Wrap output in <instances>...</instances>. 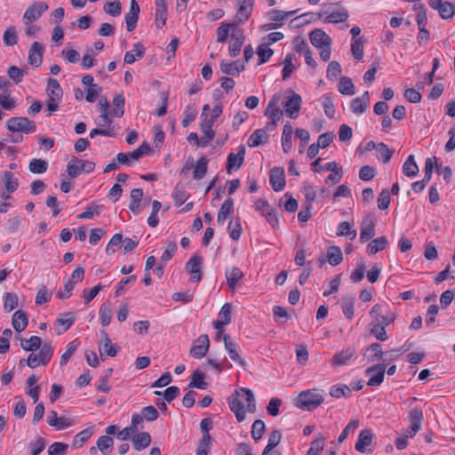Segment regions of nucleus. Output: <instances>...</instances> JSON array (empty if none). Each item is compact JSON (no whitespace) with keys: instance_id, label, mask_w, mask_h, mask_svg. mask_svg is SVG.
<instances>
[{"instance_id":"nucleus-17","label":"nucleus","mask_w":455,"mask_h":455,"mask_svg":"<svg viewBox=\"0 0 455 455\" xmlns=\"http://www.w3.org/2000/svg\"><path fill=\"white\" fill-rule=\"evenodd\" d=\"M245 156V146L241 145L239 147L237 154L230 153L228 156L227 161V172L228 173H231L233 169H239L244 161Z\"/></svg>"},{"instance_id":"nucleus-29","label":"nucleus","mask_w":455,"mask_h":455,"mask_svg":"<svg viewBox=\"0 0 455 455\" xmlns=\"http://www.w3.org/2000/svg\"><path fill=\"white\" fill-rule=\"evenodd\" d=\"M267 140V133L264 129H257L248 139L247 144L250 148L259 147L261 143Z\"/></svg>"},{"instance_id":"nucleus-38","label":"nucleus","mask_w":455,"mask_h":455,"mask_svg":"<svg viewBox=\"0 0 455 455\" xmlns=\"http://www.w3.org/2000/svg\"><path fill=\"white\" fill-rule=\"evenodd\" d=\"M46 93L48 97H55V99H62L63 91L59 82L54 78H49L47 81Z\"/></svg>"},{"instance_id":"nucleus-24","label":"nucleus","mask_w":455,"mask_h":455,"mask_svg":"<svg viewBox=\"0 0 455 455\" xmlns=\"http://www.w3.org/2000/svg\"><path fill=\"white\" fill-rule=\"evenodd\" d=\"M44 49L38 42H34L29 49L28 63L34 67H39L42 63Z\"/></svg>"},{"instance_id":"nucleus-40","label":"nucleus","mask_w":455,"mask_h":455,"mask_svg":"<svg viewBox=\"0 0 455 455\" xmlns=\"http://www.w3.org/2000/svg\"><path fill=\"white\" fill-rule=\"evenodd\" d=\"M282 434L277 429H273L269 435L267 444L263 450L262 455H267L272 451L280 443Z\"/></svg>"},{"instance_id":"nucleus-5","label":"nucleus","mask_w":455,"mask_h":455,"mask_svg":"<svg viewBox=\"0 0 455 455\" xmlns=\"http://www.w3.org/2000/svg\"><path fill=\"white\" fill-rule=\"evenodd\" d=\"M302 98L296 92H291V95L287 97L283 102L285 114L291 119L299 116L301 108Z\"/></svg>"},{"instance_id":"nucleus-47","label":"nucleus","mask_w":455,"mask_h":455,"mask_svg":"<svg viewBox=\"0 0 455 455\" xmlns=\"http://www.w3.org/2000/svg\"><path fill=\"white\" fill-rule=\"evenodd\" d=\"M212 123L208 122V116H205L201 124H200V129L201 132L205 135L206 140L202 142V146L205 147L208 144L209 140H212L214 138V132L212 129Z\"/></svg>"},{"instance_id":"nucleus-15","label":"nucleus","mask_w":455,"mask_h":455,"mask_svg":"<svg viewBox=\"0 0 455 455\" xmlns=\"http://www.w3.org/2000/svg\"><path fill=\"white\" fill-rule=\"evenodd\" d=\"M203 264V259L200 256L195 255L189 259L186 264V269L191 275V280L193 282H199L202 279L201 266Z\"/></svg>"},{"instance_id":"nucleus-41","label":"nucleus","mask_w":455,"mask_h":455,"mask_svg":"<svg viewBox=\"0 0 455 455\" xmlns=\"http://www.w3.org/2000/svg\"><path fill=\"white\" fill-rule=\"evenodd\" d=\"M204 373L199 370H196L192 376L191 380L188 384V387H195L198 389H206L208 384L204 381Z\"/></svg>"},{"instance_id":"nucleus-8","label":"nucleus","mask_w":455,"mask_h":455,"mask_svg":"<svg viewBox=\"0 0 455 455\" xmlns=\"http://www.w3.org/2000/svg\"><path fill=\"white\" fill-rule=\"evenodd\" d=\"M245 41V35L243 29L238 27L235 28L231 32V40L229 43V54L231 57H236Z\"/></svg>"},{"instance_id":"nucleus-18","label":"nucleus","mask_w":455,"mask_h":455,"mask_svg":"<svg viewBox=\"0 0 455 455\" xmlns=\"http://www.w3.org/2000/svg\"><path fill=\"white\" fill-rule=\"evenodd\" d=\"M270 184L276 192L282 191L285 187V176L283 167H274L270 171Z\"/></svg>"},{"instance_id":"nucleus-7","label":"nucleus","mask_w":455,"mask_h":455,"mask_svg":"<svg viewBox=\"0 0 455 455\" xmlns=\"http://www.w3.org/2000/svg\"><path fill=\"white\" fill-rule=\"evenodd\" d=\"M355 358L356 354L355 348L349 347L335 353L330 363L332 367H339L348 364L352 360H355Z\"/></svg>"},{"instance_id":"nucleus-22","label":"nucleus","mask_w":455,"mask_h":455,"mask_svg":"<svg viewBox=\"0 0 455 455\" xmlns=\"http://www.w3.org/2000/svg\"><path fill=\"white\" fill-rule=\"evenodd\" d=\"M370 104V96L368 92H364L362 97H357L351 101V109L356 115L363 114Z\"/></svg>"},{"instance_id":"nucleus-64","label":"nucleus","mask_w":455,"mask_h":455,"mask_svg":"<svg viewBox=\"0 0 455 455\" xmlns=\"http://www.w3.org/2000/svg\"><path fill=\"white\" fill-rule=\"evenodd\" d=\"M68 446L64 443H53L48 449L49 455H65Z\"/></svg>"},{"instance_id":"nucleus-21","label":"nucleus","mask_w":455,"mask_h":455,"mask_svg":"<svg viewBox=\"0 0 455 455\" xmlns=\"http://www.w3.org/2000/svg\"><path fill=\"white\" fill-rule=\"evenodd\" d=\"M253 9V0H243L240 3L238 12L235 15L236 23H243L251 15Z\"/></svg>"},{"instance_id":"nucleus-49","label":"nucleus","mask_w":455,"mask_h":455,"mask_svg":"<svg viewBox=\"0 0 455 455\" xmlns=\"http://www.w3.org/2000/svg\"><path fill=\"white\" fill-rule=\"evenodd\" d=\"M339 92L343 95H353L355 94V86L352 80L349 77L343 76L339 80Z\"/></svg>"},{"instance_id":"nucleus-26","label":"nucleus","mask_w":455,"mask_h":455,"mask_svg":"<svg viewBox=\"0 0 455 455\" xmlns=\"http://www.w3.org/2000/svg\"><path fill=\"white\" fill-rule=\"evenodd\" d=\"M156 23L157 28L165 25L167 20V7L165 0H156Z\"/></svg>"},{"instance_id":"nucleus-50","label":"nucleus","mask_w":455,"mask_h":455,"mask_svg":"<svg viewBox=\"0 0 455 455\" xmlns=\"http://www.w3.org/2000/svg\"><path fill=\"white\" fill-rule=\"evenodd\" d=\"M48 164L45 160L34 158L29 162L28 169L31 172L41 174L47 171Z\"/></svg>"},{"instance_id":"nucleus-48","label":"nucleus","mask_w":455,"mask_h":455,"mask_svg":"<svg viewBox=\"0 0 455 455\" xmlns=\"http://www.w3.org/2000/svg\"><path fill=\"white\" fill-rule=\"evenodd\" d=\"M103 205L98 204L96 203H92L89 204L85 211L82 213H80L77 218L80 220H85V219H92L95 215H99L100 213V211L102 210Z\"/></svg>"},{"instance_id":"nucleus-1","label":"nucleus","mask_w":455,"mask_h":455,"mask_svg":"<svg viewBox=\"0 0 455 455\" xmlns=\"http://www.w3.org/2000/svg\"><path fill=\"white\" fill-rule=\"evenodd\" d=\"M229 409L235 413L238 422L245 419V412L256 411V401L252 391L246 387H240L228 398Z\"/></svg>"},{"instance_id":"nucleus-53","label":"nucleus","mask_w":455,"mask_h":455,"mask_svg":"<svg viewBox=\"0 0 455 455\" xmlns=\"http://www.w3.org/2000/svg\"><path fill=\"white\" fill-rule=\"evenodd\" d=\"M76 320V313L74 312H67L60 315V316L56 320V323L59 325H64V331L68 330L74 323Z\"/></svg>"},{"instance_id":"nucleus-20","label":"nucleus","mask_w":455,"mask_h":455,"mask_svg":"<svg viewBox=\"0 0 455 455\" xmlns=\"http://www.w3.org/2000/svg\"><path fill=\"white\" fill-rule=\"evenodd\" d=\"M223 341L226 349L228 351L230 358L241 366H244L245 362L241 358L238 353L237 344L230 339L229 335L227 334L223 336Z\"/></svg>"},{"instance_id":"nucleus-37","label":"nucleus","mask_w":455,"mask_h":455,"mask_svg":"<svg viewBox=\"0 0 455 455\" xmlns=\"http://www.w3.org/2000/svg\"><path fill=\"white\" fill-rule=\"evenodd\" d=\"M2 181L7 192L12 193L17 190L19 181L11 172H4L2 174Z\"/></svg>"},{"instance_id":"nucleus-16","label":"nucleus","mask_w":455,"mask_h":455,"mask_svg":"<svg viewBox=\"0 0 455 455\" xmlns=\"http://www.w3.org/2000/svg\"><path fill=\"white\" fill-rule=\"evenodd\" d=\"M375 235V223L370 216L363 219L360 228V242L362 243L371 240Z\"/></svg>"},{"instance_id":"nucleus-58","label":"nucleus","mask_w":455,"mask_h":455,"mask_svg":"<svg viewBox=\"0 0 455 455\" xmlns=\"http://www.w3.org/2000/svg\"><path fill=\"white\" fill-rule=\"evenodd\" d=\"M259 64L267 62L274 53V51L267 46V44H261L257 49Z\"/></svg>"},{"instance_id":"nucleus-43","label":"nucleus","mask_w":455,"mask_h":455,"mask_svg":"<svg viewBox=\"0 0 455 455\" xmlns=\"http://www.w3.org/2000/svg\"><path fill=\"white\" fill-rule=\"evenodd\" d=\"M208 159L205 156L200 157L194 168L193 178L196 180H202L207 172Z\"/></svg>"},{"instance_id":"nucleus-2","label":"nucleus","mask_w":455,"mask_h":455,"mask_svg":"<svg viewBox=\"0 0 455 455\" xmlns=\"http://www.w3.org/2000/svg\"><path fill=\"white\" fill-rule=\"evenodd\" d=\"M323 391L318 388L302 391L294 400V405L301 410L313 411L323 403Z\"/></svg>"},{"instance_id":"nucleus-13","label":"nucleus","mask_w":455,"mask_h":455,"mask_svg":"<svg viewBox=\"0 0 455 455\" xmlns=\"http://www.w3.org/2000/svg\"><path fill=\"white\" fill-rule=\"evenodd\" d=\"M429 5L439 12L440 16L448 20L454 16L455 8L450 2H443V0H429Z\"/></svg>"},{"instance_id":"nucleus-33","label":"nucleus","mask_w":455,"mask_h":455,"mask_svg":"<svg viewBox=\"0 0 455 455\" xmlns=\"http://www.w3.org/2000/svg\"><path fill=\"white\" fill-rule=\"evenodd\" d=\"M99 316L102 326H108L112 318V307L109 301L104 302L99 311Z\"/></svg>"},{"instance_id":"nucleus-9","label":"nucleus","mask_w":455,"mask_h":455,"mask_svg":"<svg viewBox=\"0 0 455 455\" xmlns=\"http://www.w3.org/2000/svg\"><path fill=\"white\" fill-rule=\"evenodd\" d=\"M47 9L48 5L45 3H36L30 5L23 15L25 24L29 25L38 20Z\"/></svg>"},{"instance_id":"nucleus-39","label":"nucleus","mask_w":455,"mask_h":455,"mask_svg":"<svg viewBox=\"0 0 455 455\" xmlns=\"http://www.w3.org/2000/svg\"><path fill=\"white\" fill-rule=\"evenodd\" d=\"M145 53L144 46L138 43L133 45V49L129 51L124 55V62L127 64H132L136 60V57L142 58Z\"/></svg>"},{"instance_id":"nucleus-63","label":"nucleus","mask_w":455,"mask_h":455,"mask_svg":"<svg viewBox=\"0 0 455 455\" xmlns=\"http://www.w3.org/2000/svg\"><path fill=\"white\" fill-rule=\"evenodd\" d=\"M121 10H122L121 4L117 0L108 1L104 5L105 12H107L108 14H109L113 17H116V16L120 15Z\"/></svg>"},{"instance_id":"nucleus-35","label":"nucleus","mask_w":455,"mask_h":455,"mask_svg":"<svg viewBox=\"0 0 455 455\" xmlns=\"http://www.w3.org/2000/svg\"><path fill=\"white\" fill-rule=\"evenodd\" d=\"M403 172L409 178H413L419 173V166L417 165L414 156L411 155L408 156L403 165Z\"/></svg>"},{"instance_id":"nucleus-45","label":"nucleus","mask_w":455,"mask_h":455,"mask_svg":"<svg viewBox=\"0 0 455 455\" xmlns=\"http://www.w3.org/2000/svg\"><path fill=\"white\" fill-rule=\"evenodd\" d=\"M20 347L25 351H35L42 347V339L38 336H32L30 339H21Z\"/></svg>"},{"instance_id":"nucleus-60","label":"nucleus","mask_w":455,"mask_h":455,"mask_svg":"<svg viewBox=\"0 0 455 455\" xmlns=\"http://www.w3.org/2000/svg\"><path fill=\"white\" fill-rule=\"evenodd\" d=\"M323 107L324 109L325 115L329 118H333L335 115V107L333 104V100L331 94L326 93L323 96Z\"/></svg>"},{"instance_id":"nucleus-62","label":"nucleus","mask_w":455,"mask_h":455,"mask_svg":"<svg viewBox=\"0 0 455 455\" xmlns=\"http://www.w3.org/2000/svg\"><path fill=\"white\" fill-rule=\"evenodd\" d=\"M266 430V425L263 420L257 419L253 422L251 427V436L258 442L263 435Z\"/></svg>"},{"instance_id":"nucleus-46","label":"nucleus","mask_w":455,"mask_h":455,"mask_svg":"<svg viewBox=\"0 0 455 455\" xmlns=\"http://www.w3.org/2000/svg\"><path fill=\"white\" fill-rule=\"evenodd\" d=\"M327 259L331 266L339 265L343 259L340 248L338 246L329 247L327 251Z\"/></svg>"},{"instance_id":"nucleus-11","label":"nucleus","mask_w":455,"mask_h":455,"mask_svg":"<svg viewBox=\"0 0 455 455\" xmlns=\"http://www.w3.org/2000/svg\"><path fill=\"white\" fill-rule=\"evenodd\" d=\"M373 434L371 429H363L359 435L358 440L355 445L357 451L362 453H370L371 450L369 448L372 444Z\"/></svg>"},{"instance_id":"nucleus-4","label":"nucleus","mask_w":455,"mask_h":455,"mask_svg":"<svg viewBox=\"0 0 455 455\" xmlns=\"http://www.w3.org/2000/svg\"><path fill=\"white\" fill-rule=\"evenodd\" d=\"M6 128L12 133L23 132L25 134H29L36 132V125L34 121L28 117L17 116L11 117L6 122Z\"/></svg>"},{"instance_id":"nucleus-3","label":"nucleus","mask_w":455,"mask_h":455,"mask_svg":"<svg viewBox=\"0 0 455 455\" xmlns=\"http://www.w3.org/2000/svg\"><path fill=\"white\" fill-rule=\"evenodd\" d=\"M54 347L52 342H44L38 354L31 353L26 359L28 367L34 369L38 365H46L52 359Z\"/></svg>"},{"instance_id":"nucleus-42","label":"nucleus","mask_w":455,"mask_h":455,"mask_svg":"<svg viewBox=\"0 0 455 455\" xmlns=\"http://www.w3.org/2000/svg\"><path fill=\"white\" fill-rule=\"evenodd\" d=\"M172 196L175 202V205L180 206L188 200L190 194L184 189L183 186L177 184L173 189Z\"/></svg>"},{"instance_id":"nucleus-14","label":"nucleus","mask_w":455,"mask_h":455,"mask_svg":"<svg viewBox=\"0 0 455 455\" xmlns=\"http://www.w3.org/2000/svg\"><path fill=\"white\" fill-rule=\"evenodd\" d=\"M310 43L315 48L331 45V38L322 29L315 28L309 33Z\"/></svg>"},{"instance_id":"nucleus-23","label":"nucleus","mask_w":455,"mask_h":455,"mask_svg":"<svg viewBox=\"0 0 455 455\" xmlns=\"http://www.w3.org/2000/svg\"><path fill=\"white\" fill-rule=\"evenodd\" d=\"M363 356L367 359L368 363H376L383 360L384 352L379 343H372L365 350Z\"/></svg>"},{"instance_id":"nucleus-25","label":"nucleus","mask_w":455,"mask_h":455,"mask_svg":"<svg viewBox=\"0 0 455 455\" xmlns=\"http://www.w3.org/2000/svg\"><path fill=\"white\" fill-rule=\"evenodd\" d=\"M409 419L411 422V436H414L420 429L424 416L419 409H412L410 411Z\"/></svg>"},{"instance_id":"nucleus-54","label":"nucleus","mask_w":455,"mask_h":455,"mask_svg":"<svg viewBox=\"0 0 455 455\" xmlns=\"http://www.w3.org/2000/svg\"><path fill=\"white\" fill-rule=\"evenodd\" d=\"M83 172L81 168V161L76 157L72 158L67 165L68 175L74 179L76 178Z\"/></svg>"},{"instance_id":"nucleus-28","label":"nucleus","mask_w":455,"mask_h":455,"mask_svg":"<svg viewBox=\"0 0 455 455\" xmlns=\"http://www.w3.org/2000/svg\"><path fill=\"white\" fill-rule=\"evenodd\" d=\"M388 243L386 236H380L371 240L366 248V251L369 255H375L377 252L383 251Z\"/></svg>"},{"instance_id":"nucleus-56","label":"nucleus","mask_w":455,"mask_h":455,"mask_svg":"<svg viewBox=\"0 0 455 455\" xmlns=\"http://www.w3.org/2000/svg\"><path fill=\"white\" fill-rule=\"evenodd\" d=\"M370 332L374 335L377 339L385 341L387 339L386 328L381 323L374 322L371 323Z\"/></svg>"},{"instance_id":"nucleus-10","label":"nucleus","mask_w":455,"mask_h":455,"mask_svg":"<svg viewBox=\"0 0 455 455\" xmlns=\"http://www.w3.org/2000/svg\"><path fill=\"white\" fill-rule=\"evenodd\" d=\"M265 116L271 120L272 129H275L277 122L283 116V111L278 107V97L275 96L269 101L267 109L265 110Z\"/></svg>"},{"instance_id":"nucleus-34","label":"nucleus","mask_w":455,"mask_h":455,"mask_svg":"<svg viewBox=\"0 0 455 455\" xmlns=\"http://www.w3.org/2000/svg\"><path fill=\"white\" fill-rule=\"evenodd\" d=\"M234 201L231 197H228L224 201L220 209L218 212L217 222L219 224H223L227 220L228 216L231 213L233 210Z\"/></svg>"},{"instance_id":"nucleus-30","label":"nucleus","mask_w":455,"mask_h":455,"mask_svg":"<svg viewBox=\"0 0 455 455\" xmlns=\"http://www.w3.org/2000/svg\"><path fill=\"white\" fill-rule=\"evenodd\" d=\"M151 436L148 432H141L132 437V445L136 451H141L149 446Z\"/></svg>"},{"instance_id":"nucleus-36","label":"nucleus","mask_w":455,"mask_h":455,"mask_svg":"<svg viewBox=\"0 0 455 455\" xmlns=\"http://www.w3.org/2000/svg\"><path fill=\"white\" fill-rule=\"evenodd\" d=\"M237 27L236 22L233 23H221L220 26L217 28V42L218 43H225L228 40L229 36L230 29H235Z\"/></svg>"},{"instance_id":"nucleus-19","label":"nucleus","mask_w":455,"mask_h":455,"mask_svg":"<svg viewBox=\"0 0 455 455\" xmlns=\"http://www.w3.org/2000/svg\"><path fill=\"white\" fill-rule=\"evenodd\" d=\"M227 284L230 291H234L239 281L243 277V272L237 267L227 268L226 273Z\"/></svg>"},{"instance_id":"nucleus-57","label":"nucleus","mask_w":455,"mask_h":455,"mask_svg":"<svg viewBox=\"0 0 455 455\" xmlns=\"http://www.w3.org/2000/svg\"><path fill=\"white\" fill-rule=\"evenodd\" d=\"M124 103L125 100L123 94H116L113 99V104L115 106V108L110 114L117 117L123 116L124 113Z\"/></svg>"},{"instance_id":"nucleus-61","label":"nucleus","mask_w":455,"mask_h":455,"mask_svg":"<svg viewBox=\"0 0 455 455\" xmlns=\"http://www.w3.org/2000/svg\"><path fill=\"white\" fill-rule=\"evenodd\" d=\"M244 64H241L240 68H237V62H230V63H224L221 62L220 68L221 71L227 75L235 76V74L240 73L241 71L244 70Z\"/></svg>"},{"instance_id":"nucleus-52","label":"nucleus","mask_w":455,"mask_h":455,"mask_svg":"<svg viewBox=\"0 0 455 455\" xmlns=\"http://www.w3.org/2000/svg\"><path fill=\"white\" fill-rule=\"evenodd\" d=\"M18 296L12 292H6L4 295V310L11 312L18 307Z\"/></svg>"},{"instance_id":"nucleus-27","label":"nucleus","mask_w":455,"mask_h":455,"mask_svg":"<svg viewBox=\"0 0 455 455\" xmlns=\"http://www.w3.org/2000/svg\"><path fill=\"white\" fill-rule=\"evenodd\" d=\"M12 323L17 332H21L28 323L27 314L22 310L16 311L12 315Z\"/></svg>"},{"instance_id":"nucleus-32","label":"nucleus","mask_w":455,"mask_h":455,"mask_svg":"<svg viewBox=\"0 0 455 455\" xmlns=\"http://www.w3.org/2000/svg\"><path fill=\"white\" fill-rule=\"evenodd\" d=\"M100 336L101 341L100 343V349H101L102 346L107 355L114 357L117 353L116 346L112 344L111 339L106 331H101Z\"/></svg>"},{"instance_id":"nucleus-55","label":"nucleus","mask_w":455,"mask_h":455,"mask_svg":"<svg viewBox=\"0 0 455 455\" xmlns=\"http://www.w3.org/2000/svg\"><path fill=\"white\" fill-rule=\"evenodd\" d=\"M93 434V427H88L78 433L73 441L74 447H82L84 443L92 436Z\"/></svg>"},{"instance_id":"nucleus-12","label":"nucleus","mask_w":455,"mask_h":455,"mask_svg":"<svg viewBox=\"0 0 455 455\" xmlns=\"http://www.w3.org/2000/svg\"><path fill=\"white\" fill-rule=\"evenodd\" d=\"M198 344L192 346L189 354L194 358H203L208 352L210 347V340L208 335L202 334L197 339Z\"/></svg>"},{"instance_id":"nucleus-44","label":"nucleus","mask_w":455,"mask_h":455,"mask_svg":"<svg viewBox=\"0 0 455 455\" xmlns=\"http://www.w3.org/2000/svg\"><path fill=\"white\" fill-rule=\"evenodd\" d=\"M326 437L321 434H318L317 436L311 443L310 448L307 452V455H320L322 451L324 448Z\"/></svg>"},{"instance_id":"nucleus-6","label":"nucleus","mask_w":455,"mask_h":455,"mask_svg":"<svg viewBox=\"0 0 455 455\" xmlns=\"http://www.w3.org/2000/svg\"><path fill=\"white\" fill-rule=\"evenodd\" d=\"M386 372L385 363H376L365 370V375L370 377L367 385L370 387H379L383 383Z\"/></svg>"},{"instance_id":"nucleus-51","label":"nucleus","mask_w":455,"mask_h":455,"mask_svg":"<svg viewBox=\"0 0 455 455\" xmlns=\"http://www.w3.org/2000/svg\"><path fill=\"white\" fill-rule=\"evenodd\" d=\"M296 60V57L293 53H288L285 56V59L283 60V79H287L292 71L295 69V66L293 64V61Z\"/></svg>"},{"instance_id":"nucleus-31","label":"nucleus","mask_w":455,"mask_h":455,"mask_svg":"<svg viewBox=\"0 0 455 455\" xmlns=\"http://www.w3.org/2000/svg\"><path fill=\"white\" fill-rule=\"evenodd\" d=\"M293 128L291 124L287 123L283 126V134H282V147L284 153H288L292 148V137Z\"/></svg>"},{"instance_id":"nucleus-59","label":"nucleus","mask_w":455,"mask_h":455,"mask_svg":"<svg viewBox=\"0 0 455 455\" xmlns=\"http://www.w3.org/2000/svg\"><path fill=\"white\" fill-rule=\"evenodd\" d=\"M350 393L351 389L347 385H334L330 389V395L334 398H340L341 396L348 397Z\"/></svg>"}]
</instances>
